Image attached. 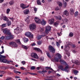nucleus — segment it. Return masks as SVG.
<instances>
[{
  "label": "nucleus",
  "instance_id": "338daca9",
  "mask_svg": "<svg viewBox=\"0 0 80 80\" xmlns=\"http://www.w3.org/2000/svg\"><path fill=\"white\" fill-rule=\"evenodd\" d=\"M31 45L32 46H35V45H36V44H35V43H32Z\"/></svg>",
  "mask_w": 80,
  "mask_h": 80
},
{
  "label": "nucleus",
  "instance_id": "2f4dec72",
  "mask_svg": "<svg viewBox=\"0 0 80 80\" xmlns=\"http://www.w3.org/2000/svg\"><path fill=\"white\" fill-rule=\"evenodd\" d=\"M7 23L8 24V26H10L11 25V21H7Z\"/></svg>",
  "mask_w": 80,
  "mask_h": 80
},
{
  "label": "nucleus",
  "instance_id": "39448f33",
  "mask_svg": "<svg viewBox=\"0 0 80 80\" xmlns=\"http://www.w3.org/2000/svg\"><path fill=\"white\" fill-rule=\"evenodd\" d=\"M29 28L31 30H33L34 29H35L36 28L35 24L34 23H32L29 25Z\"/></svg>",
  "mask_w": 80,
  "mask_h": 80
},
{
  "label": "nucleus",
  "instance_id": "9b49d317",
  "mask_svg": "<svg viewBox=\"0 0 80 80\" xmlns=\"http://www.w3.org/2000/svg\"><path fill=\"white\" fill-rule=\"evenodd\" d=\"M8 30V29L7 28H5L4 29L2 28L1 29L2 31L4 33H5V34H6V33H7V32Z\"/></svg>",
  "mask_w": 80,
  "mask_h": 80
},
{
  "label": "nucleus",
  "instance_id": "de8ad7c7",
  "mask_svg": "<svg viewBox=\"0 0 80 80\" xmlns=\"http://www.w3.org/2000/svg\"><path fill=\"white\" fill-rule=\"evenodd\" d=\"M72 52L73 53H76L78 52V51L76 50H72Z\"/></svg>",
  "mask_w": 80,
  "mask_h": 80
},
{
  "label": "nucleus",
  "instance_id": "72a5a7b5",
  "mask_svg": "<svg viewBox=\"0 0 80 80\" xmlns=\"http://www.w3.org/2000/svg\"><path fill=\"white\" fill-rule=\"evenodd\" d=\"M14 72L15 73H19V74H21V72L18 71H16L15 70H13Z\"/></svg>",
  "mask_w": 80,
  "mask_h": 80
},
{
  "label": "nucleus",
  "instance_id": "f03ea898",
  "mask_svg": "<svg viewBox=\"0 0 80 80\" xmlns=\"http://www.w3.org/2000/svg\"><path fill=\"white\" fill-rule=\"evenodd\" d=\"M57 56H58V58H54V60H55V62H59V60L60 59H61V58H62V56L61 55L58 53L56 54Z\"/></svg>",
  "mask_w": 80,
  "mask_h": 80
},
{
  "label": "nucleus",
  "instance_id": "e433bc0d",
  "mask_svg": "<svg viewBox=\"0 0 80 80\" xmlns=\"http://www.w3.org/2000/svg\"><path fill=\"white\" fill-rule=\"evenodd\" d=\"M69 36L70 37H72L73 36V33L72 32H71L69 33Z\"/></svg>",
  "mask_w": 80,
  "mask_h": 80
},
{
  "label": "nucleus",
  "instance_id": "cd10ccee",
  "mask_svg": "<svg viewBox=\"0 0 80 80\" xmlns=\"http://www.w3.org/2000/svg\"><path fill=\"white\" fill-rule=\"evenodd\" d=\"M11 32L9 31V30H8V31L7 32V33H6V35H11Z\"/></svg>",
  "mask_w": 80,
  "mask_h": 80
},
{
  "label": "nucleus",
  "instance_id": "774afa93",
  "mask_svg": "<svg viewBox=\"0 0 80 80\" xmlns=\"http://www.w3.org/2000/svg\"><path fill=\"white\" fill-rule=\"evenodd\" d=\"M20 68L21 70H25V68L23 67H21Z\"/></svg>",
  "mask_w": 80,
  "mask_h": 80
},
{
  "label": "nucleus",
  "instance_id": "c756f323",
  "mask_svg": "<svg viewBox=\"0 0 80 80\" xmlns=\"http://www.w3.org/2000/svg\"><path fill=\"white\" fill-rule=\"evenodd\" d=\"M37 3L38 5H41V1L40 0H37Z\"/></svg>",
  "mask_w": 80,
  "mask_h": 80
},
{
  "label": "nucleus",
  "instance_id": "f3484780",
  "mask_svg": "<svg viewBox=\"0 0 80 80\" xmlns=\"http://www.w3.org/2000/svg\"><path fill=\"white\" fill-rule=\"evenodd\" d=\"M60 63H64L65 65H67V63H66V62H65L64 60H60L59 61Z\"/></svg>",
  "mask_w": 80,
  "mask_h": 80
},
{
  "label": "nucleus",
  "instance_id": "7c9ffc66",
  "mask_svg": "<svg viewBox=\"0 0 80 80\" xmlns=\"http://www.w3.org/2000/svg\"><path fill=\"white\" fill-rule=\"evenodd\" d=\"M10 12V9L9 8H8L6 10V13L7 14H9Z\"/></svg>",
  "mask_w": 80,
  "mask_h": 80
},
{
  "label": "nucleus",
  "instance_id": "79ce46f5",
  "mask_svg": "<svg viewBox=\"0 0 80 80\" xmlns=\"http://www.w3.org/2000/svg\"><path fill=\"white\" fill-rule=\"evenodd\" d=\"M66 66H67L65 67V69H66V70H64V71H65V72H67V69H68V65L67 64V65H66Z\"/></svg>",
  "mask_w": 80,
  "mask_h": 80
},
{
  "label": "nucleus",
  "instance_id": "ea45409f",
  "mask_svg": "<svg viewBox=\"0 0 80 80\" xmlns=\"http://www.w3.org/2000/svg\"><path fill=\"white\" fill-rule=\"evenodd\" d=\"M6 38L7 40H10V36L6 35Z\"/></svg>",
  "mask_w": 80,
  "mask_h": 80
},
{
  "label": "nucleus",
  "instance_id": "2eb2a0df",
  "mask_svg": "<svg viewBox=\"0 0 80 80\" xmlns=\"http://www.w3.org/2000/svg\"><path fill=\"white\" fill-rule=\"evenodd\" d=\"M63 15H65L66 16H68V12L67 10H66L64 11L63 12Z\"/></svg>",
  "mask_w": 80,
  "mask_h": 80
},
{
  "label": "nucleus",
  "instance_id": "0eeeda50",
  "mask_svg": "<svg viewBox=\"0 0 80 80\" xmlns=\"http://www.w3.org/2000/svg\"><path fill=\"white\" fill-rule=\"evenodd\" d=\"M31 56L32 57H33L34 58H36L37 59H38L39 58L38 55L36 53H32L31 54Z\"/></svg>",
  "mask_w": 80,
  "mask_h": 80
},
{
  "label": "nucleus",
  "instance_id": "9d476101",
  "mask_svg": "<svg viewBox=\"0 0 80 80\" xmlns=\"http://www.w3.org/2000/svg\"><path fill=\"white\" fill-rule=\"evenodd\" d=\"M48 22L49 24H50V25L53 24L54 22V19L52 18L51 19H50L48 21Z\"/></svg>",
  "mask_w": 80,
  "mask_h": 80
},
{
  "label": "nucleus",
  "instance_id": "b1692460",
  "mask_svg": "<svg viewBox=\"0 0 80 80\" xmlns=\"http://www.w3.org/2000/svg\"><path fill=\"white\" fill-rule=\"evenodd\" d=\"M3 20H4L5 21H8V18L6 16H4V18H3Z\"/></svg>",
  "mask_w": 80,
  "mask_h": 80
},
{
  "label": "nucleus",
  "instance_id": "5fc2aeb1",
  "mask_svg": "<svg viewBox=\"0 0 80 80\" xmlns=\"http://www.w3.org/2000/svg\"><path fill=\"white\" fill-rule=\"evenodd\" d=\"M44 60V57H42L41 58H40V61H41V62H43Z\"/></svg>",
  "mask_w": 80,
  "mask_h": 80
},
{
  "label": "nucleus",
  "instance_id": "f257e3e1",
  "mask_svg": "<svg viewBox=\"0 0 80 80\" xmlns=\"http://www.w3.org/2000/svg\"><path fill=\"white\" fill-rule=\"evenodd\" d=\"M5 58H6V56L0 55V62L3 63H9L10 62L13 63V61H7L6 59H5Z\"/></svg>",
  "mask_w": 80,
  "mask_h": 80
},
{
  "label": "nucleus",
  "instance_id": "3c124183",
  "mask_svg": "<svg viewBox=\"0 0 80 80\" xmlns=\"http://www.w3.org/2000/svg\"><path fill=\"white\" fill-rule=\"evenodd\" d=\"M44 72V70H43L42 71H39L38 72V73H42V74H43V73Z\"/></svg>",
  "mask_w": 80,
  "mask_h": 80
},
{
  "label": "nucleus",
  "instance_id": "13d9d810",
  "mask_svg": "<svg viewBox=\"0 0 80 80\" xmlns=\"http://www.w3.org/2000/svg\"><path fill=\"white\" fill-rule=\"evenodd\" d=\"M16 42L17 43H20V40L19 39H17L16 40Z\"/></svg>",
  "mask_w": 80,
  "mask_h": 80
},
{
  "label": "nucleus",
  "instance_id": "09e8293b",
  "mask_svg": "<svg viewBox=\"0 0 80 80\" xmlns=\"http://www.w3.org/2000/svg\"><path fill=\"white\" fill-rule=\"evenodd\" d=\"M37 44L38 45H40L42 44V41H38L37 42Z\"/></svg>",
  "mask_w": 80,
  "mask_h": 80
},
{
  "label": "nucleus",
  "instance_id": "4d7b16f0",
  "mask_svg": "<svg viewBox=\"0 0 80 80\" xmlns=\"http://www.w3.org/2000/svg\"><path fill=\"white\" fill-rule=\"evenodd\" d=\"M6 25H7L6 23H5V24H3L2 25V27H6Z\"/></svg>",
  "mask_w": 80,
  "mask_h": 80
},
{
  "label": "nucleus",
  "instance_id": "c9c22d12",
  "mask_svg": "<svg viewBox=\"0 0 80 80\" xmlns=\"http://www.w3.org/2000/svg\"><path fill=\"white\" fill-rule=\"evenodd\" d=\"M70 12L71 13H74V10L72 8L70 9Z\"/></svg>",
  "mask_w": 80,
  "mask_h": 80
},
{
  "label": "nucleus",
  "instance_id": "680f3d73",
  "mask_svg": "<svg viewBox=\"0 0 80 80\" xmlns=\"http://www.w3.org/2000/svg\"><path fill=\"white\" fill-rule=\"evenodd\" d=\"M43 28H40V32H42V31H43Z\"/></svg>",
  "mask_w": 80,
  "mask_h": 80
},
{
  "label": "nucleus",
  "instance_id": "bf43d9fd",
  "mask_svg": "<svg viewBox=\"0 0 80 80\" xmlns=\"http://www.w3.org/2000/svg\"><path fill=\"white\" fill-rule=\"evenodd\" d=\"M5 38V37L4 36H2L0 38V39H1V40H3Z\"/></svg>",
  "mask_w": 80,
  "mask_h": 80
},
{
  "label": "nucleus",
  "instance_id": "f8f14e48",
  "mask_svg": "<svg viewBox=\"0 0 80 80\" xmlns=\"http://www.w3.org/2000/svg\"><path fill=\"white\" fill-rule=\"evenodd\" d=\"M31 34H32L31 32H27L25 34V35H26V36L28 37H30V35H31Z\"/></svg>",
  "mask_w": 80,
  "mask_h": 80
},
{
  "label": "nucleus",
  "instance_id": "37998d69",
  "mask_svg": "<svg viewBox=\"0 0 80 80\" xmlns=\"http://www.w3.org/2000/svg\"><path fill=\"white\" fill-rule=\"evenodd\" d=\"M46 68H47L48 69V70H53L52 68L50 67H46Z\"/></svg>",
  "mask_w": 80,
  "mask_h": 80
},
{
  "label": "nucleus",
  "instance_id": "052dcab7",
  "mask_svg": "<svg viewBox=\"0 0 80 80\" xmlns=\"http://www.w3.org/2000/svg\"><path fill=\"white\" fill-rule=\"evenodd\" d=\"M28 73H29V74H30V75H35V73H32V72H28Z\"/></svg>",
  "mask_w": 80,
  "mask_h": 80
},
{
  "label": "nucleus",
  "instance_id": "864d4df0",
  "mask_svg": "<svg viewBox=\"0 0 80 80\" xmlns=\"http://www.w3.org/2000/svg\"><path fill=\"white\" fill-rule=\"evenodd\" d=\"M9 38L10 39L13 38V35L11 34L9 35Z\"/></svg>",
  "mask_w": 80,
  "mask_h": 80
},
{
  "label": "nucleus",
  "instance_id": "69168bd1",
  "mask_svg": "<svg viewBox=\"0 0 80 80\" xmlns=\"http://www.w3.org/2000/svg\"><path fill=\"white\" fill-rule=\"evenodd\" d=\"M12 79L11 78H7L6 80H10Z\"/></svg>",
  "mask_w": 80,
  "mask_h": 80
},
{
  "label": "nucleus",
  "instance_id": "6e6d98bb",
  "mask_svg": "<svg viewBox=\"0 0 80 80\" xmlns=\"http://www.w3.org/2000/svg\"><path fill=\"white\" fill-rule=\"evenodd\" d=\"M63 4H64V7H66L67 6V2L64 1L63 2Z\"/></svg>",
  "mask_w": 80,
  "mask_h": 80
},
{
  "label": "nucleus",
  "instance_id": "1a4fd4ad",
  "mask_svg": "<svg viewBox=\"0 0 80 80\" xmlns=\"http://www.w3.org/2000/svg\"><path fill=\"white\" fill-rule=\"evenodd\" d=\"M72 62L76 65H80V61L78 60H74V61L72 60Z\"/></svg>",
  "mask_w": 80,
  "mask_h": 80
},
{
  "label": "nucleus",
  "instance_id": "5701e85b",
  "mask_svg": "<svg viewBox=\"0 0 80 80\" xmlns=\"http://www.w3.org/2000/svg\"><path fill=\"white\" fill-rule=\"evenodd\" d=\"M55 17L57 20H62V17L61 16H55Z\"/></svg>",
  "mask_w": 80,
  "mask_h": 80
},
{
  "label": "nucleus",
  "instance_id": "dca6fc26",
  "mask_svg": "<svg viewBox=\"0 0 80 80\" xmlns=\"http://www.w3.org/2000/svg\"><path fill=\"white\" fill-rule=\"evenodd\" d=\"M60 63H64L65 65H67V63H66V62H65L64 60H60L59 61Z\"/></svg>",
  "mask_w": 80,
  "mask_h": 80
},
{
  "label": "nucleus",
  "instance_id": "f704fd0d",
  "mask_svg": "<svg viewBox=\"0 0 80 80\" xmlns=\"http://www.w3.org/2000/svg\"><path fill=\"white\" fill-rule=\"evenodd\" d=\"M46 29L47 30H51V27L50 26H48L46 27Z\"/></svg>",
  "mask_w": 80,
  "mask_h": 80
},
{
  "label": "nucleus",
  "instance_id": "58836bf2",
  "mask_svg": "<svg viewBox=\"0 0 80 80\" xmlns=\"http://www.w3.org/2000/svg\"><path fill=\"white\" fill-rule=\"evenodd\" d=\"M78 11L74 13L75 17H77V16H78Z\"/></svg>",
  "mask_w": 80,
  "mask_h": 80
},
{
  "label": "nucleus",
  "instance_id": "49530a36",
  "mask_svg": "<svg viewBox=\"0 0 80 80\" xmlns=\"http://www.w3.org/2000/svg\"><path fill=\"white\" fill-rule=\"evenodd\" d=\"M58 22H55L54 23V25L55 26V27H57V25H58Z\"/></svg>",
  "mask_w": 80,
  "mask_h": 80
},
{
  "label": "nucleus",
  "instance_id": "4be33fe9",
  "mask_svg": "<svg viewBox=\"0 0 80 80\" xmlns=\"http://www.w3.org/2000/svg\"><path fill=\"white\" fill-rule=\"evenodd\" d=\"M21 8H22V9H25V4L23 3H22L20 5Z\"/></svg>",
  "mask_w": 80,
  "mask_h": 80
},
{
  "label": "nucleus",
  "instance_id": "a18cd8bd",
  "mask_svg": "<svg viewBox=\"0 0 80 80\" xmlns=\"http://www.w3.org/2000/svg\"><path fill=\"white\" fill-rule=\"evenodd\" d=\"M3 14H2L0 16V19H3L4 18V16Z\"/></svg>",
  "mask_w": 80,
  "mask_h": 80
},
{
  "label": "nucleus",
  "instance_id": "473e14b6",
  "mask_svg": "<svg viewBox=\"0 0 80 80\" xmlns=\"http://www.w3.org/2000/svg\"><path fill=\"white\" fill-rule=\"evenodd\" d=\"M25 21L26 22H28H28L30 21V20L29 19V17H27L25 19Z\"/></svg>",
  "mask_w": 80,
  "mask_h": 80
},
{
  "label": "nucleus",
  "instance_id": "6e6552de",
  "mask_svg": "<svg viewBox=\"0 0 80 80\" xmlns=\"http://www.w3.org/2000/svg\"><path fill=\"white\" fill-rule=\"evenodd\" d=\"M35 20L36 22L37 23H41V20H40L39 18L38 17H35Z\"/></svg>",
  "mask_w": 80,
  "mask_h": 80
},
{
  "label": "nucleus",
  "instance_id": "c03bdc74",
  "mask_svg": "<svg viewBox=\"0 0 80 80\" xmlns=\"http://www.w3.org/2000/svg\"><path fill=\"white\" fill-rule=\"evenodd\" d=\"M58 42H56V45H57V47H58V48H59L60 46V44Z\"/></svg>",
  "mask_w": 80,
  "mask_h": 80
},
{
  "label": "nucleus",
  "instance_id": "7ed1b4c3",
  "mask_svg": "<svg viewBox=\"0 0 80 80\" xmlns=\"http://www.w3.org/2000/svg\"><path fill=\"white\" fill-rule=\"evenodd\" d=\"M48 49H49L50 52H52V53H55V49L53 48V47L52 46H49L48 47Z\"/></svg>",
  "mask_w": 80,
  "mask_h": 80
},
{
  "label": "nucleus",
  "instance_id": "4c0bfd02",
  "mask_svg": "<svg viewBox=\"0 0 80 80\" xmlns=\"http://www.w3.org/2000/svg\"><path fill=\"white\" fill-rule=\"evenodd\" d=\"M9 3L10 5H12L13 4H14V2L13 1H11L9 2Z\"/></svg>",
  "mask_w": 80,
  "mask_h": 80
},
{
  "label": "nucleus",
  "instance_id": "a19ab883",
  "mask_svg": "<svg viewBox=\"0 0 80 80\" xmlns=\"http://www.w3.org/2000/svg\"><path fill=\"white\" fill-rule=\"evenodd\" d=\"M2 48V52H0V54H2L4 53V50H3V46L1 47Z\"/></svg>",
  "mask_w": 80,
  "mask_h": 80
},
{
  "label": "nucleus",
  "instance_id": "0e129e2a",
  "mask_svg": "<svg viewBox=\"0 0 80 80\" xmlns=\"http://www.w3.org/2000/svg\"><path fill=\"white\" fill-rule=\"evenodd\" d=\"M22 65H25V61H22Z\"/></svg>",
  "mask_w": 80,
  "mask_h": 80
},
{
  "label": "nucleus",
  "instance_id": "20e7f679",
  "mask_svg": "<svg viewBox=\"0 0 80 80\" xmlns=\"http://www.w3.org/2000/svg\"><path fill=\"white\" fill-rule=\"evenodd\" d=\"M22 31V29L19 28L18 27H17V28L14 29V33L17 34L20 33Z\"/></svg>",
  "mask_w": 80,
  "mask_h": 80
},
{
  "label": "nucleus",
  "instance_id": "c85d7f7f",
  "mask_svg": "<svg viewBox=\"0 0 80 80\" xmlns=\"http://www.w3.org/2000/svg\"><path fill=\"white\" fill-rule=\"evenodd\" d=\"M62 21H63V23H65V22H67L68 20L67 19V18H65L63 19H62Z\"/></svg>",
  "mask_w": 80,
  "mask_h": 80
},
{
  "label": "nucleus",
  "instance_id": "a878e982",
  "mask_svg": "<svg viewBox=\"0 0 80 80\" xmlns=\"http://www.w3.org/2000/svg\"><path fill=\"white\" fill-rule=\"evenodd\" d=\"M57 3H58V4L60 7H62V3L61 2H60L59 1H57Z\"/></svg>",
  "mask_w": 80,
  "mask_h": 80
},
{
  "label": "nucleus",
  "instance_id": "423d86ee",
  "mask_svg": "<svg viewBox=\"0 0 80 80\" xmlns=\"http://www.w3.org/2000/svg\"><path fill=\"white\" fill-rule=\"evenodd\" d=\"M9 44L11 47H17L18 45L15 42H12L9 43Z\"/></svg>",
  "mask_w": 80,
  "mask_h": 80
},
{
  "label": "nucleus",
  "instance_id": "e2e57ef3",
  "mask_svg": "<svg viewBox=\"0 0 80 80\" xmlns=\"http://www.w3.org/2000/svg\"><path fill=\"white\" fill-rule=\"evenodd\" d=\"M31 70H35V67L34 66H32V67H31Z\"/></svg>",
  "mask_w": 80,
  "mask_h": 80
},
{
  "label": "nucleus",
  "instance_id": "aec40b11",
  "mask_svg": "<svg viewBox=\"0 0 80 80\" xmlns=\"http://www.w3.org/2000/svg\"><path fill=\"white\" fill-rule=\"evenodd\" d=\"M59 68L61 69L62 71H65L66 70V69H63V67L62 65L59 66Z\"/></svg>",
  "mask_w": 80,
  "mask_h": 80
},
{
  "label": "nucleus",
  "instance_id": "393cba45",
  "mask_svg": "<svg viewBox=\"0 0 80 80\" xmlns=\"http://www.w3.org/2000/svg\"><path fill=\"white\" fill-rule=\"evenodd\" d=\"M24 43H26V42H28V39L26 38H24Z\"/></svg>",
  "mask_w": 80,
  "mask_h": 80
},
{
  "label": "nucleus",
  "instance_id": "8fccbe9b",
  "mask_svg": "<svg viewBox=\"0 0 80 80\" xmlns=\"http://www.w3.org/2000/svg\"><path fill=\"white\" fill-rule=\"evenodd\" d=\"M50 31V30H49L48 29H46L45 33H46L48 34V33H49V31Z\"/></svg>",
  "mask_w": 80,
  "mask_h": 80
},
{
  "label": "nucleus",
  "instance_id": "a211bd4d",
  "mask_svg": "<svg viewBox=\"0 0 80 80\" xmlns=\"http://www.w3.org/2000/svg\"><path fill=\"white\" fill-rule=\"evenodd\" d=\"M40 23H41L42 25H45L46 24V21L44 19H42V21Z\"/></svg>",
  "mask_w": 80,
  "mask_h": 80
},
{
  "label": "nucleus",
  "instance_id": "ddd939ff",
  "mask_svg": "<svg viewBox=\"0 0 80 80\" xmlns=\"http://www.w3.org/2000/svg\"><path fill=\"white\" fill-rule=\"evenodd\" d=\"M29 12L30 11H29V10L28 9L25 10L23 11L25 15H27V14H28Z\"/></svg>",
  "mask_w": 80,
  "mask_h": 80
},
{
  "label": "nucleus",
  "instance_id": "6ab92c4d",
  "mask_svg": "<svg viewBox=\"0 0 80 80\" xmlns=\"http://www.w3.org/2000/svg\"><path fill=\"white\" fill-rule=\"evenodd\" d=\"M34 49L35 50H37V51H38L39 52H41V53H42V52L39 48H34Z\"/></svg>",
  "mask_w": 80,
  "mask_h": 80
},
{
  "label": "nucleus",
  "instance_id": "bb28decb",
  "mask_svg": "<svg viewBox=\"0 0 80 80\" xmlns=\"http://www.w3.org/2000/svg\"><path fill=\"white\" fill-rule=\"evenodd\" d=\"M78 72H79L77 70H75L74 71V75H77V73H78Z\"/></svg>",
  "mask_w": 80,
  "mask_h": 80
},
{
  "label": "nucleus",
  "instance_id": "4468645a",
  "mask_svg": "<svg viewBox=\"0 0 80 80\" xmlns=\"http://www.w3.org/2000/svg\"><path fill=\"white\" fill-rule=\"evenodd\" d=\"M43 37H44V36L42 35H38L36 38L38 40H40Z\"/></svg>",
  "mask_w": 80,
  "mask_h": 80
},
{
  "label": "nucleus",
  "instance_id": "603ef678",
  "mask_svg": "<svg viewBox=\"0 0 80 80\" xmlns=\"http://www.w3.org/2000/svg\"><path fill=\"white\" fill-rule=\"evenodd\" d=\"M47 55L48 56V57H49V58H51V56H50V54L49 53H47Z\"/></svg>",
  "mask_w": 80,
  "mask_h": 80
},
{
  "label": "nucleus",
  "instance_id": "412c9836",
  "mask_svg": "<svg viewBox=\"0 0 80 80\" xmlns=\"http://www.w3.org/2000/svg\"><path fill=\"white\" fill-rule=\"evenodd\" d=\"M22 48H23L24 49H25V50H27L28 48V46H25L24 45H22Z\"/></svg>",
  "mask_w": 80,
  "mask_h": 80
}]
</instances>
